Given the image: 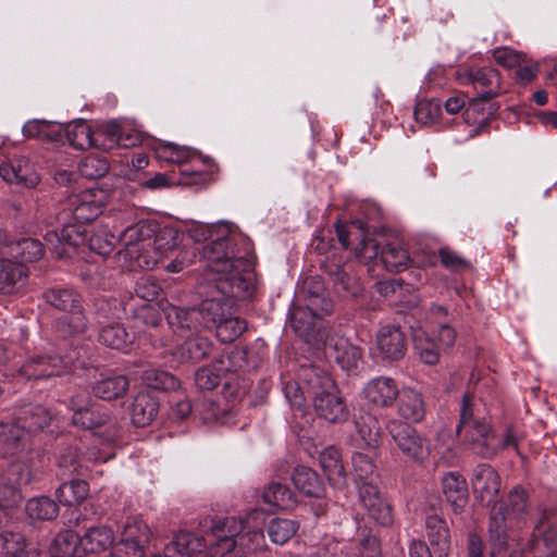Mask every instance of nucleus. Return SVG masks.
I'll return each mask as SVG.
<instances>
[{"label": "nucleus", "mask_w": 557, "mask_h": 557, "mask_svg": "<svg viewBox=\"0 0 557 557\" xmlns=\"http://www.w3.org/2000/svg\"><path fill=\"white\" fill-rule=\"evenodd\" d=\"M108 201V194L101 188H88L71 196L63 205L59 220L63 223L61 233L49 231L45 245L58 258L71 257L72 250L84 246L87 240V227L84 223L92 221Z\"/></svg>", "instance_id": "f257e3e1"}, {"label": "nucleus", "mask_w": 557, "mask_h": 557, "mask_svg": "<svg viewBox=\"0 0 557 557\" xmlns=\"http://www.w3.org/2000/svg\"><path fill=\"white\" fill-rule=\"evenodd\" d=\"M255 286L250 278H242L236 272L233 276H223L215 282H203L198 294L203 297L199 307L203 327L215 326L234 306L235 299H245L252 295Z\"/></svg>", "instance_id": "f03ea898"}, {"label": "nucleus", "mask_w": 557, "mask_h": 557, "mask_svg": "<svg viewBox=\"0 0 557 557\" xmlns=\"http://www.w3.org/2000/svg\"><path fill=\"white\" fill-rule=\"evenodd\" d=\"M299 377L320 419L333 424L348 420L349 410L346 401L327 371L313 364L301 366Z\"/></svg>", "instance_id": "7ed1b4c3"}, {"label": "nucleus", "mask_w": 557, "mask_h": 557, "mask_svg": "<svg viewBox=\"0 0 557 557\" xmlns=\"http://www.w3.org/2000/svg\"><path fill=\"white\" fill-rule=\"evenodd\" d=\"M212 535L214 542L211 544L212 557H230L240 549L245 552H257L264 546V535L261 530L250 529L247 521L235 517H227L213 523Z\"/></svg>", "instance_id": "20e7f679"}, {"label": "nucleus", "mask_w": 557, "mask_h": 557, "mask_svg": "<svg viewBox=\"0 0 557 557\" xmlns=\"http://www.w3.org/2000/svg\"><path fill=\"white\" fill-rule=\"evenodd\" d=\"M528 509V496L521 486H515L507 499L496 503L490 515L488 533L494 548L492 554L500 553L508 546L507 531L519 523Z\"/></svg>", "instance_id": "39448f33"}, {"label": "nucleus", "mask_w": 557, "mask_h": 557, "mask_svg": "<svg viewBox=\"0 0 557 557\" xmlns=\"http://www.w3.org/2000/svg\"><path fill=\"white\" fill-rule=\"evenodd\" d=\"M201 258L207 262L205 282H215L223 276H233L236 272L242 278L252 281V261L247 256H235L230 252V239L220 238L207 244L201 249Z\"/></svg>", "instance_id": "423d86ee"}, {"label": "nucleus", "mask_w": 557, "mask_h": 557, "mask_svg": "<svg viewBox=\"0 0 557 557\" xmlns=\"http://www.w3.org/2000/svg\"><path fill=\"white\" fill-rule=\"evenodd\" d=\"M51 421L47 408L40 405H25L21 407L11 424L0 422V443L18 449L24 447L30 434L46 428Z\"/></svg>", "instance_id": "0eeeda50"}, {"label": "nucleus", "mask_w": 557, "mask_h": 557, "mask_svg": "<svg viewBox=\"0 0 557 557\" xmlns=\"http://www.w3.org/2000/svg\"><path fill=\"white\" fill-rule=\"evenodd\" d=\"M154 228L151 224L140 221L125 228L120 235V242L124 248L120 250L129 267L152 270L156 267V255H146L152 247V236Z\"/></svg>", "instance_id": "6e6552de"}, {"label": "nucleus", "mask_w": 557, "mask_h": 557, "mask_svg": "<svg viewBox=\"0 0 557 557\" xmlns=\"http://www.w3.org/2000/svg\"><path fill=\"white\" fill-rule=\"evenodd\" d=\"M387 432L399 453L406 460L423 463L431 455V444L426 435L408 423L391 420L386 424Z\"/></svg>", "instance_id": "1a4fd4ad"}, {"label": "nucleus", "mask_w": 557, "mask_h": 557, "mask_svg": "<svg viewBox=\"0 0 557 557\" xmlns=\"http://www.w3.org/2000/svg\"><path fill=\"white\" fill-rule=\"evenodd\" d=\"M459 416L456 432L460 434L465 431L466 438L473 449L476 442H480L491 428L486 404L473 394L467 393L462 397Z\"/></svg>", "instance_id": "9d476101"}, {"label": "nucleus", "mask_w": 557, "mask_h": 557, "mask_svg": "<svg viewBox=\"0 0 557 557\" xmlns=\"http://www.w3.org/2000/svg\"><path fill=\"white\" fill-rule=\"evenodd\" d=\"M375 344L382 359L397 361L407 351V335L400 326L386 324L376 332Z\"/></svg>", "instance_id": "9b49d317"}, {"label": "nucleus", "mask_w": 557, "mask_h": 557, "mask_svg": "<svg viewBox=\"0 0 557 557\" xmlns=\"http://www.w3.org/2000/svg\"><path fill=\"white\" fill-rule=\"evenodd\" d=\"M471 484L473 493L481 503L492 504L500 491V476L487 463H480L473 469Z\"/></svg>", "instance_id": "f8f14e48"}, {"label": "nucleus", "mask_w": 557, "mask_h": 557, "mask_svg": "<svg viewBox=\"0 0 557 557\" xmlns=\"http://www.w3.org/2000/svg\"><path fill=\"white\" fill-rule=\"evenodd\" d=\"M398 395L399 389L396 382L388 376L374 377L362 388L363 399L375 408L392 407Z\"/></svg>", "instance_id": "ddd939ff"}, {"label": "nucleus", "mask_w": 557, "mask_h": 557, "mask_svg": "<svg viewBox=\"0 0 557 557\" xmlns=\"http://www.w3.org/2000/svg\"><path fill=\"white\" fill-rule=\"evenodd\" d=\"M358 492L359 500L370 518L382 525L392 523L391 506L379 493L374 483L367 482L361 484Z\"/></svg>", "instance_id": "4468645a"}, {"label": "nucleus", "mask_w": 557, "mask_h": 557, "mask_svg": "<svg viewBox=\"0 0 557 557\" xmlns=\"http://www.w3.org/2000/svg\"><path fill=\"white\" fill-rule=\"evenodd\" d=\"M465 78L484 99H492L500 94V75L496 69L491 66L469 67L465 72Z\"/></svg>", "instance_id": "2eb2a0df"}, {"label": "nucleus", "mask_w": 557, "mask_h": 557, "mask_svg": "<svg viewBox=\"0 0 557 557\" xmlns=\"http://www.w3.org/2000/svg\"><path fill=\"white\" fill-rule=\"evenodd\" d=\"M236 357H240L239 351L221 355L213 364L200 368L195 374V383L198 388L202 391L215 388L221 382L222 373L235 370L232 359Z\"/></svg>", "instance_id": "dca6fc26"}, {"label": "nucleus", "mask_w": 557, "mask_h": 557, "mask_svg": "<svg viewBox=\"0 0 557 557\" xmlns=\"http://www.w3.org/2000/svg\"><path fill=\"white\" fill-rule=\"evenodd\" d=\"M519 437L513 429L508 428L503 436H498L490 428L480 442H476L472 451L482 458H493L502 449H517Z\"/></svg>", "instance_id": "f3484780"}, {"label": "nucleus", "mask_w": 557, "mask_h": 557, "mask_svg": "<svg viewBox=\"0 0 557 557\" xmlns=\"http://www.w3.org/2000/svg\"><path fill=\"white\" fill-rule=\"evenodd\" d=\"M0 176L10 184L35 187L39 183V176L29 169V161L25 157H18L0 165Z\"/></svg>", "instance_id": "a211bd4d"}, {"label": "nucleus", "mask_w": 557, "mask_h": 557, "mask_svg": "<svg viewBox=\"0 0 557 557\" xmlns=\"http://www.w3.org/2000/svg\"><path fill=\"white\" fill-rule=\"evenodd\" d=\"M159 400L150 392H139L131 405L132 423L144 428L149 425L159 412Z\"/></svg>", "instance_id": "6ab92c4d"}, {"label": "nucleus", "mask_w": 557, "mask_h": 557, "mask_svg": "<svg viewBox=\"0 0 557 557\" xmlns=\"http://www.w3.org/2000/svg\"><path fill=\"white\" fill-rule=\"evenodd\" d=\"M425 534L437 557H446L450 549V534L445 520L436 515L425 520Z\"/></svg>", "instance_id": "aec40b11"}, {"label": "nucleus", "mask_w": 557, "mask_h": 557, "mask_svg": "<svg viewBox=\"0 0 557 557\" xmlns=\"http://www.w3.org/2000/svg\"><path fill=\"white\" fill-rule=\"evenodd\" d=\"M18 371L27 380H41L62 374L63 367L52 356H38L28 359Z\"/></svg>", "instance_id": "412c9836"}, {"label": "nucleus", "mask_w": 557, "mask_h": 557, "mask_svg": "<svg viewBox=\"0 0 557 557\" xmlns=\"http://www.w3.org/2000/svg\"><path fill=\"white\" fill-rule=\"evenodd\" d=\"M211 348L212 343L209 338L196 336L186 339L181 346L172 350V356L180 363L198 362L209 355Z\"/></svg>", "instance_id": "4be33fe9"}, {"label": "nucleus", "mask_w": 557, "mask_h": 557, "mask_svg": "<svg viewBox=\"0 0 557 557\" xmlns=\"http://www.w3.org/2000/svg\"><path fill=\"white\" fill-rule=\"evenodd\" d=\"M203 544L199 537L189 532H180L174 539L165 546L162 555H154L152 557H193V555L200 553Z\"/></svg>", "instance_id": "5701e85b"}, {"label": "nucleus", "mask_w": 557, "mask_h": 557, "mask_svg": "<svg viewBox=\"0 0 557 557\" xmlns=\"http://www.w3.org/2000/svg\"><path fill=\"white\" fill-rule=\"evenodd\" d=\"M442 490L455 512L460 511L468 500L466 480L457 472H449L442 479Z\"/></svg>", "instance_id": "b1692460"}, {"label": "nucleus", "mask_w": 557, "mask_h": 557, "mask_svg": "<svg viewBox=\"0 0 557 557\" xmlns=\"http://www.w3.org/2000/svg\"><path fill=\"white\" fill-rule=\"evenodd\" d=\"M319 460L330 484L336 488L344 487L346 475L338 449L333 446L326 447L321 451Z\"/></svg>", "instance_id": "393cba45"}, {"label": "nucleus", "mask_w": 557, "mask_h": 557, "mask_svg": "<svg viewBox=\"0 0 557 557\" xmlns=\"http://www.w3.org/2000/svg\"><path fill=\"white\" fill-rule=\"evenodd\" d=\"M355 426L361 443L374 451L382 433L377 418L369 411H361L355 418Z\"/></svg>", "instance_id": "a878e982"}, {"label": "nucleus", "mask_w": 557, "mask_h": 557, "mask_svg": "<svg viewBox=\"0 0 557 557\" xmlns=\"http://www.w3.org/2000/svg\"><path fill=\"white\" fill-rule=\"evenodd\" d=\"M27 276V268L17 261L0 259V293L12 294Z\"/></svg>", "instance_id": "bb28decb"}, {"label": "nucleus", "mask_w": 557, "mask_h": 557, "mask_svg": "<svg viewBox=\"0 0 557 557\" xmlns=\"http://www.w3.org/2000/svg\"><path fill=\"white\" fill-rule=\"evenodd\" d=\"M114 542V532L106 525L89 528L79 539L81 547L91 554L107 550Z\"/></svg>", "instance_id": "cd10ccee"}, {"label": "nucleus", "mask_w": 557, "mask_h": 557, "mask_svg": "<svg viewBox=\"0 0 557 557\" xmlns=\"http://www.w3.org/2000/svg\"><path fill=\"white\" fill-rule=\"evenodd\" d=\"M128 389V380L122 374H101V377L92 385L95 396L111 400L125 395Z\"/></svg>", "instance_id": "c85d7f7f"}, {"label": "nucleus", "mask_w": 557, "mask_h": 557, "mask_svg": "<svg viewBox=\"0 0 557 557\" xmlns=\"http://www.w3.org/2000/svg\"><path fill=\"white\" fill-rule=\"evenodd\" d=\"M335 360L342 369L352 372L358 371L363 364L362 349L349 343L345 338H338L334 343Z\"/></svg>", "instance_id": "c756f323"}, {"label": "nucleus", "mask_w": 557, "mask_h": 557, "mask_svg": "<svg viewBox=\"0 0 557 557\" xmlns=\"http://www.w3.org/2000/svg\"><path fill=\"white\" fill-rule=\"evenodd\" d=\"M64 132L69 144L75 149L85 150L99 146L96 135L84 120L71 122L65 126Z\"/></svg>", "instance_id": "7c9ffc66"}, {"label": "nucleus", "mask_w": 557, "mask_h": 557, "mask_svg": "<svg viewBox=\"0 0 557 557\" xmlns=\"http://www.w3.org/2000/svg\"><path fill=\"white\" fill-rule=\"evenodd\" d=\"M1 557H38V553L29 549L23 534L12 531L0 532Z\"/></svg>", "instance_id": "2f4dec72"}, {"label": "nucleus", "mask_w": 557, "mask_h": 557, "mask_svg": "<svg viewBox=\"0 0 557 557\" xmlns=\"http://www.w3.org/2000/svg\"><path fill=\"white\" fill-rule=\"evenodd\" d=\"M292 481L295 487L307 496L321 497L324 493V485L317 472L306 466L295 468Z\"/></svg>", "instance_id": "473e14b6"}, {"label": "nucleus", "mask_w": 557, "mask_h": 557, "mask_svg": "<svg viewBox=\"0 0 557 557\" xmlns=\"http://www.w3.org/2000/svg\"><path fill=\"white\" fill-rule=\"evenodd\" d=\"M398 399V412L405 420L420 422L423 419L424 403L418 392L411 388L403 389L399 392Z\"/></svg>", "instance_id": "72a5a7b5"}, {"label": "nucleus", "mask_w": 557, "mask_h": 557, "mask_svg": "<svg viewBox=\"0 0 557 557\" xmlns=\"http://www.w3.org/2000/svg\"><path fill=\"white\" fill-rule=\"evenodd\" d=\"M88 325L89 321L84 313L83 306H81V308L65 312L57 320L54 327L58 334L65 338L84 334Z\"/></svg>", "instance_id": "f704fd0d"}, {"label": "nucleus", "mask_w": 557, "mask_h": 557, "mask_svg": "<svg viewBox=\"0 0 557 557\" xmlns=\"http://www.w3.org/2000/svg\"><path fill=\"white\" fill-rule=\"evenodd\" d=\"M200 315L199 307H172L168 313V320L172 326H176L181 331L198 332L203 327Z\"/></svg>", "instance_id": "c9c22d12"}, {"label": "nucleus", "mask_w": 557, "mask_h": 557, "mask_svg": "<svg viewBox=\"0 0 557 557\" xmlns=\"http://www.w3.org/2000/svg\"><path fill=\"white\" fill-rule=\"evenodd\" d=\"M381 262L391 272H400L410 262L408 251L399 243H387L381 249Z\"/></svg>", "instance_id": "e433bc0d"}, {"label": "nucleus", "mask_w": 557, "mask_h": 557, "mask_svg": "<svg viewBox=\"0 0 557 557\" xmlns=\"http://www.w3.org/2000/svg\"><path fill=\"white\" fill-rule=\"evenodd\" d=\"M112 417L109 412L92 403L83 410L73 413L72 417L73 424L83 429H95L110 423Z\"/></svg>", "instance_id": "4c0bfd02"}, {"label": "nucleus", "mask_w": 557, "mask_h": 557, "mask_svg": "<svg viewBox=\"0 0 557 557\" xmlns=\"http://www.w3.org/2000/svg\"><path fill=\"white\" fill-rule=\"evenodd\" d=\"M262 499L265 504L278 509L293 508L296 500L293 492L287 485L280 482H271L262 492Z\"/></svg>", "instance_id": "58836bf2"}, {"label": "nucleus", "mask_w": 557, "mask_h": 557, "mask_svg": "<svg viewBox=\"0 0 557 557\" xmlns=\"http://www.w3.org/2000/svg\"><path fill=\"white\" fill-rule=\"evenodd\" d=\"M45 299L63 312H70L83 306L82 297L71 288H51L45 293Z\"/></svg>", "instance_id": "ea45409f"}, {"label": "nucleus", "mask_w": 557, "mask_h": 557, "mask_svg": "<svg viewBox=\"0 0 557 557\" xmlns=\"http://www.w3.org/2000/svg\"><path fill=\"white\" fill-rule=\"evenodd\" d=\"M413 346L420 359L430 366L436 364L444 351L433 336L422 331L413 334Z\"/></svg>", "instance_id": "a19ab883"}, {"label": "nucleus", "mask_w": 557, "mask_h": 557, "mask_svg": "<svg viewBox=\"0 0 557 557\" xmlns=\"http://www.w3.org/2000/svg\"><path fill=\"white\" fill-rule=\"evenodd\" d=\"M57 498L64 506L81 504L88 495V484L83 480H72L62 483L57 492Z\"/></svg>", "instance_id": "79ce46f5"}, {"label": "nucleus", "mask_w": 557, "mask_h": 557, "mask_svg": "<svg viewBox=\"0 0 557 557\" xmlns=\"http://www.w3.org/2000/svg\"><path fill=\"white\" fill-rule=\"evenodd\" d=\"M315 298L310 300L306 309L299 308L293 312L292 325L296 333L300 336L308 337L315 327V319L321 317V313L314 310Z\"/></svg>", "instance_id": "37998d69"}, {"label": "nucleus", "mask_w": 557, "mask_h": 557, "mask_svg": "<svg viewBox=\"0 0 557 557\" xmlns=\"http://www.w3.org/2000/svg\"><path fill=\"white\" fill-rule=\"evenodd\" d=\"M134 338V334L127 332L121 323L108 324L99 332L100 342L114 349H123L131 344Z\"/></svg>", "instance_id": "c03bdc74"}, {"label": "nucleus", "mask_w": 557, "mask_h": 557, "mask_svg": "<svg viewBox=\"0 0 557 557\" xmlns=\"http://www.w3.org/2000/svg\"><path fill=\"white\" fill-rule=\"evenodd\" d=\"M299 523L296 520L274 518L267 525V533L272 543L284 545L298 531Z\"/></svg>", "instance_id": "a18cd8bd"}, {"label": "nucleus", "mask_w": 557, "mask_h": 557, "mask_svg": "<svg viewBox=\"0 0 557 557\" xmlns=\"http://www.w3.org/2000/svg\"><path fill=\"white\" fill-rule=\"evenodd\" d=\"M352 227L360 232L361 239L355 248L356 257L363 263H369L381 257L382 244L374 237L368 236L363 233V223L359 220L354 221Z\"/></svg>", "instance_id": "49530a36"}, {"label": "nucleus", "mask_w": 557, "mask_h": 557, "mask_svg": "<svg viewBox=\"0 0 557 557\" xmlns=\"http://www.w3.org/2000/svg\"><path fill=\"white\" fill-rule=\"evenodd\" d=\"M141 379L152 389L175 391L180 386V381L173 374L152 367L141 371Z\"/></svg>", "instance_id": "de8ad7c7"}, {"label": "nucleus", "mask_w": 557, "mask_h": 557, "mask_svg": "<svg viewBox=\"0 0 557 557\" xmlns=\"http://www.w3.org/2000/svg\"><path fill=\"white\" fill-rule=\"evenodd\" d=\"M348 268L347 265H332L329 269V275L338 290L350 296H357L361 293L362 288Z\"/></svg>", "instance_id": "09e8293b"}, {"label": "nucleus", "mask_w": 557, "mask_h": 557, "mask_svg": "<svg viewBox=\"0 0 557 557\" xmlns=\"http://www.w3.org/2000/svg\"><path fill=\"white\" fill-rule=\"evenodd\" d=\"M490 99H484L481 97V95H478V97L473 98L465 113L463 117L467 124H475L478 123V126L472 128L469 133V137H474L483 132L488 125V116L484 113L483 104L485 101H488Z\"/></svg>", "instance_id": "8fccbe9b"}, {"label": "nucleus", "mask_w": 557, "mask_h": 557, "mask_svg": "<svg viewBox=\"0 0 557 557\" xmlns=\"http://www.w3.org/2000/svg\"><path fill=\"white\" fill-rule=\"evenodd\" d=\"M25 511L32 520H51L58 516V505L47 496L30 498L25 506Z\"/></svg>", "instance_id": "3c124183"}, {"label": "nucleus", "mask_w": 557, "mask_h": 557, "mask_svg": "<svg viewBox=\"0 0 557 557\" xmlns=\"http://www.w3.org/2000/svg\"><path fill=\"white\" fill-rule=\"evenodd\" d=\"M61 126L46 120H32L23 126V134L29 138H44L57 141L61 138Z\"/></svg>", "instance_id": "603ef678"}, {"label": "nucleus", "mask_w": 557, "mask_h": 557, "mask_svg": "<svg viewBox=\"0 0 557 557\" xmlns=\"http://www.w3.org/2000/svg\"><path fill=\"white\" fill-rule=\"evenodd\" d=\"M214 327L222 343H232L246 331L247 324L231 311Z\"/></svg>", "instance_id": "864d4df0"}, {"label": "nucleus", "mask_w": 557, "mask_h": 557, "mask_svg": "<svg viewBox=\"0 0 557 557\" xmlns=\"http://www.w3.org/2000/svg\"><path fill=\"white\" fill-rule=\"evenodd\" d=\"M10 251L22 261L34 262L44 256V245L38 239L22 237L11 243Z\"/></svg>", "instance_id": "5fc2aeb1"}, {"label": "nucleus", "mask_w": 557, "mask_h": 557, "mask_svg": "<svg viewBox=\"0 0 557 557\" xmlns=\"http://www.w3.org/2000/svg\"><path fill=\"white\" fill-rule=\"evenodd\" d=\"M152 247L146 255H156V267L163 256H166L177 245V232L172 228H163L152 236Z\"/></svg>", "instance_id": "6e6d98bb"}, {"label": "nucleus", "mask_w": 557, "mask_h": 557, "mask_svg": "<svg viewBox=\"0 0 557 557\" xmlns=\"http://www.w3.org/2000/svg\"><path fill=\"white\" fill-rule=\"evenodd\" d=\"M124 134V125L120 122L112 120L99 125L95 133L99 146L102 149H112L121 143L122 135Z\"/></svg>", "instance_id": "4d7b16f0"}, {"label": "nucleus", "mask_w": 557, "mask_h": 557, "mask_svg": "<svg viewBox=\"0 0 557 557\" xmlns=\"http://www.w3.org/2000/svg\"><path fill=\"white\" fill-rule=\"evenodd\" d=\"M54 358L63 367V373L67 370L83 369L86 368L90 359V349L85 345H78L69 348L64 355Z\"/></svg>", "instance_id": "13d9d810"}, {"label": "nucleus", "mask_w": 557, "mask_h": 557, "mask_svg": "<svg viewBox=\"0 0 557 557\" xmlns=\"http://www.w3.org/2000/svg\"><path fill=\"white\" fill-rule=\"evenodd\" d=\"M351 461L355 481L358 487L367 482L374 483L375 465L373 462L372 456L363 453H356L354 454Z\"/></svg>", "instance_id": "bf43d9fd"}, {"label": "nucleus", "mask_w": 557, "mask_h": 557, "mask_svg": "<svg viewBox=\"0 0 557 557\" xmlns=\"http://www.w3.org/2000/svg\"><path fill=\"white\" fill-rule=\"evenodd\" d=\"M108 171V160L99 154H89L85 157L78 165L79 174L88 180L100 178L104 176Z\"/></svg>", "instance_id": "052dcab7"}, {"label": "nucleus", "mask_w": 557, "mask_h": 557, "mask_svg": "<svg viewBox=\"0 0 557 557\" xmlns=\"http://www.w3.org/2000/svg\"><path fill=\"white\" fill-rule=\"evenodd\" d=\"M121 539L126 542L133 541L137 543H149L150 529L140 518L133 517L125 523Z\"/></svg>", "instance_id": "680f3d73"}, {"label": "nucleus", "mask_w": 557, "mask_h": 557, "mask_svg": "<svg viewBox=\"0 0 557 557\" xmlns=\"http://www.w3.org/2000/svg\"><path fill=\"white\" fill-rule=\"evenodd\" d=\"M58 465L69 473L79 472L82 469L88 468L83 454L76 446L65 448L59 458Z\"/></svg>", "instance_id": "e2e57ef3"}, {"label": "nucleus", "mask_w": 557, "mask_h": 557, "mask_svg": "<svg viewBox=\"0 0 557 557\" xmlns=\"http://www.w3.org/2000/svg\"><path fill=\"white\" fill-rule=\"evenodd\" d=\"M1 478L11 484H14V486H17L22 491V487L26 486L32 481L30 468L25 462L15 461L8 467L5 473Z\"/></svg>", "instance_id": "0e129e2a"}, {"label": "nucleus", "mask_w": 557, "mask_h": 557, "mask_svg": "<svg viewBox=\"0 0 557 557\" xmlns=\"http://www.w3.org/2000/svg\"><path fill=\"white\" fill-rule=\"evenodd\" d=\"M442 112V104L436 99L421 100L416 104L414 117L421 124H430L436 121Z\"/></svg>", "instance_id": "69168bd1"}, {"label": "nucleus", "mask_w": 557, "mask_h": 557, "mask_svg": "<svg viewBox=\"0 0 557 557\" xmlns=\"http://www.w3.org/2000/svg\"><path fill=\"white\" fill-rule=\"evenodd\" d=\"M23 499L22 491L0 478V508L11 509L17 507Z\"/></svg>", "instance_id": "338daca9"}, {"label": "nucleus", "mask_w": 557, "mask_h": 557, "mask_svg": "<svg viewBox=\"0 0 557 557\" xmlns=\"http://www.w3.org/2000/svg\"><path fill=\"white\" fill-rule=\"evenodd\" d=\"M492 54L497 64L507 69L520 66L523 62V55L508 47L496 48Z\"/></svg>", "instance_id": "774afa93"}]
</instances>
